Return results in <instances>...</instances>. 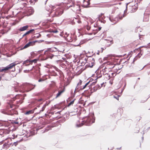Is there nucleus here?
<instances>
[{
  "instance_id": "1",
  "label": "nucleus",
  "mask_w": 150,
  "mask_h": 150,
  "mask_svg": "<svg viewBox=\"0 0 150 150\" xmlns=\"http://www.w3.org/2000/svg\"><path fill=\"white\" fill-rule=\"evenodd\" d=\"M84 119V120L81 124H80L79 125L77 124L76 126L78 127H80L83 125L89 126L92 123H94L95 121L93 115H92L91 116L85 117Z\"/></svg>"
},
{
  "instance_id": "2",
  "label": "nucleus",
  "mask_w": 150,
  "mask_h": 150,
  "mask_svg": "<svg viewBox=\"0 0 150 150\" xmlns=\"http://www.w3.org/2000/svg\"><path fill=\"white\" fill-rule=\"evenodd\" d=\"M64 4H61L60 6H57L56 9L55 11H53L51 13V16L52 17L57 16L59 15H61L63 12V9L64 8L62 7V5Z\"/></svg>"
},
{
  "instance_id": "3",
  "label": "nucleus",
  "mask_w": 150,
  "mask_h": 150,
  "mask_svg": "<svg viewBox=\"0 0 150 150\" xmlns=\"http://www.w3.org/2000/svg\"><path fill=\"white\" fill-rule=\"evenodd\" d=\"M70 1L69 3H67V7H71L74 6V11L75 12L80 11L81 10L80 8V6L79 4L74 5V2L73 0H70Z\"/></svg>"
},
{
  "instance_id": "4",
  "label": "nucleus",
  "mask_w": 150,
  "mask_h": 150,
  "mask_svg": "<svg viewBox=\"0 0 150 150\" xmlns=\"http://www.w3.org/2000/svg\"><path fill=\"white\" fill-rule=\"evenodd\" d=\"M57 51V49L55 47H53L48 48L47 50L45 51L44 53L45 54H48L50 52Z\"/></svg>"
},
{
  "instance_id": "5",
  "label": "nucleus",
  "mask_w": 150,
  "mask_h": 150,
  "mask_svg": "<svg viewBox=\"0 0 150 150\" xmlns=\"http://www.w3.org/2000/svg\"><path fill=\"white\" fill-rule=\"evenodd\" d=\"M90 61L91 62L89 63L88 66L90 67H92L94 64V60L93 58H90L87 60V61Z\"/></svg>"
},
{
  "instance_id": "6",
  "label": "nucleus",
  "mask_w": 150,
  "mask_h": 150,
  "mask_svg": "<svg viewBox=\"0 0 150 150\" xmlns=\"http://www.w3.org/2000/svg\"><path fill=\"white\" fill-rule=\"evenodd\" d=\"M103 43L105 44L106 46H110L112 43V41L111 40H104Z\"/></svg>"
},
{
  "instance_id": "7",
  "label": "nucleus",
  "mask_w": 150,
  "mask_h": 150,
  "mask_svg": "<svg viewBox=\"0 0 150 150\" xmlns=\"http://www.w3.org/2000/svg\"><path fill=\"white\" fill-rule=\"evenodd\" d=\"M64 37L68 41H72V40L71 38H70V36L69 34H68L67 33H65L64 34Z\"/></svg>"
},
{
  "instance_id": "8",
  "label": "nucleus",
  "mask_w": 150,
  "mask_h": 150,
  "mask_svg": "<svg viewBox=\"0 0 150 150\" xmlns=\"http://www.w3.org/2000/svg\"><path fill=\"white\" fill-rule=\"evenodd\" d=\"M11 145L12 146V143L10 142V141H7V143H5L3 146L4 148H7L9 147Z\"/></svg>"
},
{
  "instance_id": "9",
  "label": "nucleus",
  "mask_w": 150,
  "mask_h": 150,
  "mask_svg": "<svg viewBox=\"0 0 150 150\" xmlns=\"http://www.w3.org/2000/svg\"><path fill=\"white\" fill-rule=\"evenodd\" d=\"M35 43V42H30L27 44H26L24 47L23 48H26L30 46L33 45V44Z\"/></svg>"
},
{
  "instance_id": "10",
  "label": "nucleus",
  "mask_w": 150,
  "mask_h": 150,
  "mask_svg": "<svg viewBox=\"0 0 150 150\" xmlns=\"http://www.w3.org/2000/svg\"><path fill=\"white\" fill-rule=\"evenodd\" d=\"M18 63H17L16 62H14L13 63H12L10 64L9 65H8L7 67L9 69H11L14 66H15Z\"/></svg>"
},
{
  "instance_id": "11",
  "label": "nucleus",
  "mask_w": 150,
  "mask_h": 150,
  "mask_svg": "<svg viewBox=\"0 0 150 150\" xmlns=\"http://www.w3.org/2000/svg\"><path fill=\"white\" fill-rule=\"evenodd\" d=\"M109 19L110 21L112 23V24L116 23L118 21V18H115L114 20H113L112 19L111 17H110L109 18Z\"/></svg>"
},
{
  "instance_id": "12",
  "label": "nucleus",
  "mask_w": 150,
  "mask_h": 150,
  "mask_svg": "<svg viewBox=\"0 0 150 150\" xmlns=\"http://www.w3.org/2000/svg\"><path fill=\"white\" fill-rule=\"evenodd\" d=\"M28 26L26 25L21 27L19 29V30L21 31H23L26 30L28 28Z\"/></svg>"
},
{
  "instance_id": "13",
  "label": "nucleus",
  "mask_w": 150,
  "mask_h": 150,
  "mask_svg": "<svg viewBox=\"0 0 150 150\" xmlns=\"http://www.w3.org/2000/svg\"><path fill=\"white\" fill-rule=\"evenodd\" d=\"M149 19V15L148 14H144L143 21H147Z\"/></svg>"
},
{
  "instance_id": "14",
  "label": "nucleus",
  "mask_w": 150,
  "mask_h": 150,
  "mask_svg": "<svg viewBox=\"0 0 150 150\" xmlns=\"http://www.w3.org/2000/svg\"><path fill=\"white\" fill-rule=\"evenodd\" d=\"M101 88L100 86L99 85H96L93 88V90L94 91H96L98 89H100Z\"/></svg>"
},
{
  "instance_id": "15",
  "label": "nucleus",
  "mask_w": 150,
  "mask_h": 150,
  "mask_svg": "<svg viewBox=\"0 0 150 150\" xmlns=\"http://www.w3.org/2000/svg\"><path fill=\"white\" fill-rule=\"evenodd\" d=\"M8 70V69L7 67H5L1 69H0V71L2 72L4 71H6Z\"/></svg>"
},
{
  "instance_id": "16",
  "label": "nucleus",
  "mask_w": 150,
  "mask_h": 150,
  "mask_svg": "<svg viewBox=\"0 0 150 150\" xmlns=\"http://www.w3.org/2000/svg\"><path fill=\"white\" fill-rule=\"evenodd\" d=\"M108 64L109 65V67L110 68H113L114 67V64L111 62H108Z\"/></svg>"
},
{
  "instance_id": "17",
  "label": "nucleus",
  "mask_w": 150,
  "mask_h": 150,
  "mask_svg": "<svg viewBox=\"0 0 150 150\" xmlns=\"http://www.w3.org/2000/svg\"><path fill=\"white\" fill-rule=\"evenodd\" d=\"M34 30V29L30 30L28 31L26 33H25L26 34V35H28V34H29L30 33H31Z\"/></svg>"
},
{
  "instance_id": "18",
  "label": "nucleus",
  "mask_w": 150,
  "mask_h": 150,
  "mask_svg": "<svg viewBox=\"0 0 150 150\" xmlns=\"http://www.w3.org/2000/svg\"><path fill=\"white\" fill-rule=\"evenodd\" d=\"M24 63L26 64L27 63H29V64H30L31 63V61L30 60H27L24 62Z\"/></svg>"
},
{
  "instance_id": "19",
  "label": "nucleus",
  "mask_w": 150,
  "mask_h": 150,
  "mask_svg": "<svg viewBox=\"0 0 150 150\" xmlns=\"http://www.w3.org/2000/svg\"><path fill=\"white\" fill-rule=\"evenodd\" d=\"M63 92V91H61L59 92L57 94V95L56 96V98H57V97L60 96Z\"/></svg>"
},
{
  "instance_id": "20",
  "label": "nucleus",
  "mask_w": 150,
  "mask_h": 150,
  "mask_svg": "<svg viewBox=\"0 0 150 150\" xmlns=\"http://www.w3.org/2000/svg\"><path fill=\"white\" fill-rule=\"evenodd\" d=\"M89 82H88L87 83L85 84V86L83 87V88H81V89L82 90V89H84L86 87V86L89 84Z\"/></svg>"
},
{
  "instance_id": "21",
  "label": "nucleus",
  "mask_w": 150,
  "mask_h": 150,
  "mask_svg": "<svg viewBox=\"0 0 150 150\" xmlns=\"http://www.w3.org/2000/svg\"><path fill=\"white\" fill-rule=\"evenodd\" d=\"M74 100H73L71 101L68 105V106H69L71 105H72L74 103Z\"/></svg>"
},
{
  "instance_id": "22",
  "label": "nucleus",
  "mask_w": 150,
  "mask_h": 150,
  "mask_svg": "<svg viewBox=\"0 0 150 150\" xmlns=\"http://www.w3.org/2000/svg\"><path fill=\"white\" fill-rule=\"evenodd\" d=\"M46 106V105H44L43 107L42 108V110H40V112L43 111L45 108Z\"/></svg>"
},
{
  "instance_id": "23",
  "label": "nucleus",
  "mask_w": 150,
  "mask_h": 150,
  "mask_svg": "<svg viewBox=\"0 0 150 150\" xmlns=\"http://www.w3.org/2000/svg\"><path fill=\"white\" fill-rule=\"evenodd\" d=\"M20 141H16V142H15L13 143V144H12V146H13V145H14L15 146H16L18 144V142H20Z\"/></svg>"
},
{
  "instance_id": "24",
  "label": "nucleus",
  "mask_w": 150,
  "mask_h": 150,
  "mask_svg": "<svg viewBox=\"0 0 150 150\" xmlns=\"http://www.w3.org/2000/svg\"><path fill=\"white\" fill-rule=\"evenodd\" d=\"M31 10V13H30V14H32L34 12L33 10L31 8H29L28 10Z\"/></svg>"
},
{
  "instance_id": "25",
  "label": "nucleus",
  "mask_w": 150,
  "mask_h": 150,
  "mask_svg": "<svg viewBox=\"0 0 150 150\" xmlns=\"http://www.w3.org/2000/svg\"><path fill=\"white\" fill-rule=\"evenodd\" d=\"M37 60L36 59H34L33 60H30V61H31V63H32V62H35V63H36V62L37 61Z\"/></svg>"
},
{
  "instance_id": "26",
  "label": "nucleus",
  "mask_w": 150,
  "mask_h": 150,
  "mask_svg": "<svg viewBox=\"0 0 150 150\" xmlns=\"http://www.w3.org/2000/svg\"><path fill=\"white\" fill-rule=\"evenodd\" d=\"M82 83V81L81 80H79V82L77 84V86L78 85H80Z\"/></svg>"
},
{
  "instance_id": "27",
  "label": "nucleus",
  "mask_w": 150,
  "mask_h": 150,
  "mask_svg": "<svg viewBox=\"0 0 150 150\" xmlns=\"http://www.w3.org/2000/svg\"><path fill=\"white\" fill-rule=\"evenodd\" d=\"M31 111H27L25 112V114L26 115H28V114H30L31 113Z\"/></svg>"
},
{
  "instance_id": "28",
  "label": "nucleus",
  "mask_w": 150,
  "mask_h": 150,
  "mask_svg": "<svg viewBox=\"0 0 150 150\" xmlns=\"http://www.w3.org/2000/svg\"><path fill=\"white\" fill-rule=\"evenodd\" d=\"M119 96H114V98L116 99L117 100H119Z\"/></svg>"
},
{
  "instance_id": "29",
  "label": "nucleus",
  "mask_w": 150,
  "mask_h": 150,
  "mask_svg": "<svg viewBox=\"0 0 150 150\" xmlns=\"http://www.w3.org/2000/svg\"><path fill=\"white\" fill-rule=\"evenodd\" d=\"M52 32L54 33H56L58 32V31L57 30H52Z\"/></svg>"
},
{
  "instance_id": "30",
  "label": "nucleus",
  "mask_w": 150,
  "mask_h": 150,
  "mask_svg": "<svg viewBox=\"0 0 150 150\" xmlns=\"http://www.w3.org/2000/svg\"><path fill=\"white\" fill-rule=\"evenodd\" d=\"M43 81V80H42V79H40L39 80H38V81L39 82H42V81Z\"/></svg>"
},
{
  "instance_id": "31",
  "label": "nucleus",
  "mask_w": 150,
  "mask_h": 150,
  "mask_svg": "<svg viewBox=\"0 0 150 150\" xmlns=\"http://www.w3.org/2000/svg\"><path fill=\"white\" fill-rule=\"evenodd\" d=\"M53 55H51V56H49V57L51 59H52V57H53Z\"/></svg>"
},
{
  "instance_id": "32",
  "label": "nucleus",
  "mask_w": 150,
  "mask_h": 150,
  "mask_svg": "<svg viewBox=\"0 0 150 150\" xmlns=\"http://www.w3.org/2000/svg\"><path fill=\"white\" fill-rule=\"evenodd\" d=\"M140 53H139L138 54V57L139 58L140 57Z\"/></svg>"
},
{
  "instance_id": "33",
  "label": "nucleus",
  "mask_w": 150,
  "mask_h": 150,
  "mask_svg": "<svg viewBox=\"0 0 150 150\" xmlns=\"http://www.w3.org/2000/svg\"><path fill=\"white\" fill-rule=\"evenodd\" d=\"M124 17V16H121V17H119V18L120 19H122V18Z\"/></svg>"
},
{
  "instance_id": "34",
  "label": "nucleus",
  "mask_w": 150,
  "mask_h": 150,
  "mask_svg": "<svg viewBox=\"0 0 150 150\" xmlns=\"http://www.w3.org/2000/svg\"><path fill=\"white\" fill-rule=\"evenodd\" d=\"M96 82H93L91 84V85H94L95 84Z\"/></svg>"
},
{
  "instance_id": "35",
  "label": "nucleus",
  "mask_w": 150,
  "mask_h": 150,
  "mask_svg": "<svg viewBox=\"0 0 150 150\" xmlns=\"http://www.w3.org/2000/svg\"><path fill=\"white\" fill-rule=\"evenodd\" d=\"M110 83L111 85L112 84V82L111 81H110Z\"/></svg>"
},
{
  "instance_id": "36",
  "label": "nucleus",
  "mask_w": 150,
  "mask_h": 150,
  "mask_svg": "<svg viewBox=\"0 0 150 150\" xmlns=\"http://www.w3.org/2000/svg\"><path fill=\"white\" fill-rule=\"evenodd\" d=\"M55 142V143H54V144H54V145H55V144H57V141H54Z\"/></svg>"
},
{
  "instance_id": "37",
  "label": "nucleus",
  "mask_w": 150,
  "mask_h": 150,
  "mask_svg": "<svg viewBox=\"0 0 150 150\" xmlns=\"http://www.w3.org/2000/svg\"><path fill=\"white\" fill-rule=\"evenodd\" d=\"M26 35V33H25L23 35V37L25 36Z\"/></svg>"
},
{
  "instance_id": "38",
  "label": "nucleus",
  "mask_w": 150,
  "mask_h": 150,
  "mask_svg": "<svg viewBox=\"0 0 150 150\" xmlns=\"http://www.w3.org/2000/svg\"><path fill=\"white\" fill-rule=\"evenodd\" d=\"M121 147H120V148H116V149H117L119 150V149H121Z\"/></svg>"
},
{
  "instance_id": "39",
  "label": "nucleus",
  "mask_w": 150,
  "mask_h": 150,
  "mask_svg": "<svg viewBox=\"0 0 150 150\" xmlns=\"http://www.w3.org/2000/svg\"><path fill=\"white\" fill-rule=\"evenodd\" d=\"M4 141H1V142H0V144H1L2 143H3V142Z\"/></svg>"
},
{
  "instance_id": "40",
  "label": "nucleus",
  "mask_w": 150,
  "mask_h": 150,
  "mask_svg": "<svg viewBox=\"0 0 150 150\" xmlns=\"http://www.w3.org/2000/svg\"><path fill=\"white\" fill-rule=\"evenodd\" d=\"M49 130V129H45V131L47 132V131H48V130Z\"/></svg>"
},
{
  "instance_id": "41",
  "label": "nucleus",
  "mask_w": 150,
  "mask_h": 150,
  "mask_svg": "<svg viewBox=\"0 0 150 150\" xmlns=\"http://www.w3.org/2000/svg\"><path fill=\"white\" fill-rule=\"evenodd\" d=\"M60 35L61 36H62V35H63L62 34V33H61Z\"/></svg>"
},
{
  "instance_id": "42",
  "label": "nucleus",
  "mask_w": 150,
  "mask_h": 150,
  "mask_svg": "<svg viewBox=\"0 0 150 150\" xmlns=\"http://www.w3.org/2000/svg\"><path fill=\"white\" fill-rule=\"evenodd\" d=\"M78 22L79 23H80L81 22V21H78Z\"/></svg>"
},
{
  "instance_id": "43",
  "label": "nucleus",
  "mask_w": 150,
  "mask_h": 150,
  "mask_svg": "<svg viewBox=\"0 0 150 150\" xmlns=\"http://www.w3.org/2000/svg\"><path fill=\"white\" fill-rule=\"evenodd\" d=\"M136 58H134V60H136Z\"/></svg>"
},
{
  "instance_id": "44",
  "label": "nucleus",
  "mask_w": 150,
  "mask_h": 150,
  "mask_svg": "<svg viewBox=\"0 0 150 150\" xmlns=\"http://www.w3.org/2000/svg\"><path fill=\"white\" fill-rule=\"evenodd\" d=\"M76 88H78L77 87V86L76 87Z\"/></svg>"
},
{
  "instance_id": "45",
  "label": "nucleus",
  "mask_w": 150,
  "mask_h": 150,
  "mask_svg": "<svg viewBox=\"0 0 150 150\" xmlns=\"http://www.w3.org/2000/svg\"><path fill=\"white\" fill-rule=\"evenodd\" d=\"M15 123L17 124H18V122H15Z\"/></svg>"
},
{
  "instance_id": "46",
  "label": "nucleus",
  "mask_w": 150,
  "mask_h": 150,
  "mask_svg": "<svg viewBox=\"0 0 150 150\" xmlns=\"http://www.w3.org/2000/svg\"><path fill=\"white\" fill-rule=\"evenodd\" d=\"M89 28H87V29L88 30H89Z\"/></svg>"
},
{
  "instance_id": "47",
  "label": "nucleus",
  "mask_w": 150,
  "mask_h": 150,
  "mask_svg": "<svg viewBox=\"0 0 150 150\" xmlns=\"http://www.w3.org/2000/svg\"><path fill=\"white\" fill-rule=\"evenodd\" d=\"M113 148H112L111 149H110V150H112V149Z\"/></svg>"
},
{
  "instance_id": "48",
  "label": "nucleus",
  "mask_w": 150,
  "mask_h": 150,
  "mask_svg": "<svg viewBox=\"0 0 150 150\" xmlns=\"http://www.w3.org/2000/svg\"><path fill=\"white\" fill-rule=\"evenodd\" d=\"M138 79H140V78H138Z\"/></svg>"
}]
</instances>
